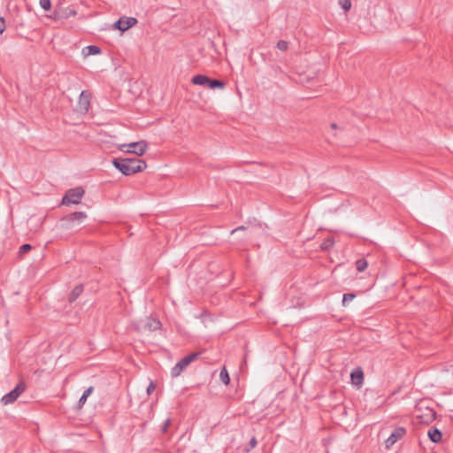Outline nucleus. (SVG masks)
<instances>
[{
	"label": "nucleus",
	"instance_id": "nucleus-1",
	"mask_svg": "<svg viewBox=\"0 0 453 453\" xmlns=\"http://www.w3.org/2000/svg\"><path fill=\"white\" fill-rule=\"evenodd\" d=\"M112 165L126 176L142 172L147 166L144 160L137 157L114 158Z\"/></svg>",
	"mask_w": 453,
	"mask_h": 453
},
{
	"label": "nucleus",
	"instance_id": "nucleus-2",
	"mask_svg": "<svg viewBox=\"0 0 453 453\" xmlns=\"http://www.w3.org/2000/svg\"><path fill=\"white\" fill-rule=\"evenodd\" d=\"M87 218V214L83 211H75L64 216L60 222V226L65 230H78L81 224Z\"/></svg>",
	"mask_w": 453,
	"mask_h": 453
},
{
	"label": "nucleus",
	"instance_id": "nucleus-3",
	"mask_svg": "<svg viewBox=\"0 0 453 453\" xmlns=\"http://www.w3.org/2000/svg\"><path fill=\"white\" fill-rule=\"evenodd\" d=\"M83 195L84 189L81 187L71 188L67 190L65 195L63 196L61 204H78L80 203Z\"/></svg>",
	"mask_w": 453,
	"mask_h": 453
},
{
	"label": "nucleus",
	"instance_id": "nucleus-4",
	"mask_svg": "<svg viewBox=\"0 0 453 453\" xmlns=\"http://www.w3.org/2000/svg\"><path fill=\"white\" fill-rule=\"evenodd\" d=\"M147 147V142L145 141H139L129 144H121L119 146V150L123 152L142 156L146 152Z\"/></svg>",
	"mask_w": 453,
	"mask_h": 453
},
{
	"label": "nucleus",
	"instance_id": "nucleus-5",
	"mask_svg": "<svg viewBox=\"0 0 453 453\" xmlns=\"http://www.w3.org/2000/svg\"><path fill=\"white\" fill-rule=\"evenodd\" d=\"M26 389V384L24 381H19L16 387L10 391L8 394L4 395L1 402L6 405L14 403L18 397L23 393Z\"/></svg>",
	"mask_w": 453,
	"mask_h": 453
},
{
	"label": "nucleus",
	"instance_id": "nucleus-6",
	"mask_svg": "<svg viewBox=\"0 0 453 453\" xmlns=\"http://www.w3.org/2000/svg\"><path fill=\"white\" fill-rule=\"evenodd\" d=\"M137 19L134 17H121L112 25L114 29L125 32L137 24Z\"/></svg>",
	"mask_w": 453,
	"mask_h": 453
},
{
	"label": "nucleus",
	"instance_id": "nucleus-7",
	"mask_svg": "<svg viewBox=\"0 0 453 453\" xmlns=\"http://www.w3.org/2000/svg\"><path fill=\"white\" fill-rule=\"evenodd\" d=\"M76 14V11L70 7H62L60 5H58L51 18L54 19L55 20H58L67 19L71 16H75Z\"/></svg>",
	"mask_w": 453,
	"mask_h": 453
},
{
	"label": "nucleus",
	"instance_id": "nucleus-8",
	"mask_svg": "<svg viewBox=\"0 0 453 453\" xmlns=\"http://www.w3.org/2000/svg\"><path fill=\"white\" fill-rule=\"evenodd\" d=\"M406 434L405 428L399 426L396 427L389 435V437L386 440V448L389 449L392 447L397 441L402 439Z\"/></svg>",
	"mask_w": 453,
	"mask_h": 453
},
{
	"label": "nucleus",
	"instance_id": "nucleus-9",
	"mask_svg": "<svg viewBox=\"0 0 453 453\" xmlns=\"http://www.w3.org/2000/svg\"><path fill=\"white\" fill-rule=\"evenodd\" d=\"M351 383L360 387L364 382V372L361 367H357L350 372Z\"/></svg>",
	"mask_w": 453,
	"mask_h": 453
},
{
	"label": "nucleus",
	"instance_id": "nucleus-10",
	"mask_svg": "<svg viewBox=\"0 0 453 453\" xmlns=\"http://www.w3.org/2000/svg\"><path fill=\"white\" fill-rule=\"evenodd\" d=\"M79 110L81 112L87 113L90 106L89 96L86 91H82L79 97L78 102Z\"/></svg>",
	"mask_w": 453,
	"mask_h": 453
},
{
	"label": "nucleus",
	"instance_id": "nucleus-11",
	"mask_svg": "<svg viewBox=\"0 0 453 453\" xmlns=\"http://www.w3.org/2000/svg\"><path fill=\"white\" fill-rule=\"evenodd\" d=\"M189 365L184 357H182L171 370L172 377H178Z\"/></svg>",
	"mask_w": 453,
	"mask_h": 453
},
{
	"label": "nucleus",
	"instance_id": "nucleus-12",
	"mask_svg": "<svg viewBox=\"0 0 453 453\" xmlns=\"http://www.w3.org/2000/svg\"><path fill=\"white\" fill-rule=\"evenodd\" d=\"M84 286L83 284H78L74 287V288L71 291L68 296V302L70 303L75 302L77 298L83 293Z\"/></svg>",
	"mask_w": 453,
	"mask_h": 453
},
{
	"label": "nucleus",
	"instance_id": "nucleus-13",
	"mask_svg": "<svg viewBox=\"0 0 453 453\" xmlns=\"http://www.w3.org/2000/svg\"><path fill=\"white\" fill-rule=\"evenodd\" d=\"M209 78H210L209 76L204 75V74H196L192 77L191 82L194 85H199V86L207 88Z\"/></svg>",
	"mask_w": 453,
	"mask_h": 453
},
{
	"label": "nucleus",
	"instance_id": "nucleus-14",
	"mask_svg": "<svg viewBox=\"0 0 453 453\" xmlns=\"http://www.w3.org/2000/svg\"><path fill=\"white\" fill-rule=\"evenodd\" d=\"M427 435H428V438L430 439V441H432L433 442H435V443L440 442L441 441V437H442L441 432L436 427L430 428L428 430Z\"/></svg>",
	"mask_w": 453,
	"mask_h": 453
},
{
	"label": "nucleus",
	"instance_id": "nucleus-15",
	"mask_svg": "<svg viewBox=\"0 0 453 453\" xmlns=\"http://www.w3.org/2000/svg\"><path fill=\"white\" fill-rule=\"evenodd\" d=\"M161 326V322L157 319L149 318L144 327L149 331H155L159 329Z\"/></svg>",
	"mask_w": 453,
	"mask_h": 453
},
{
	"label": "nucleus",
	"instance_id": "nucleus-16",
	"mask_svg": "<svg viewBox=\"0 0 453 453\" xmlns=\"http://www.w3.org/2000/svg\"><path fill=\"white\" fill-rule=\"evenodd\" d=\"M225 86H226V83L223 81L209 78L207 88H209L211 89H215V88L222 89L225 88Z\"/></svg>",
	"mask_w": 453,
	"mask_h": 453
},
{
	"label": "nucleus",
	"instance_id": "nucleus-17",
	"mask_svg": "<svg viewBox=\"0 0 453 453\" xmlns=\"http://www.w3.org/2000/svg\"><path fill=\"white\" fill-rule=\"evenodd\" d=\"M102 52L101 49L96 45H89L83 49V53L86 56L97 55Z\"/></svg>",
	"mask_w": 453,
	"mask_h": 453
},
{
	"label": "nucleus",
	"instance_id": "nucleus-18",
	"mask_svg": "<svg viewBox=\"0 0 453 453\" xmlns=\"http://www.w3.org/2000/svg\"><path fill=\"white\" fill-rule=\"evenodd\" d=\"M419 418H421V422L429 424L436 418V412L432 409H428L427 413L426 414V419H423V416H420Z\"/></svg>",
	"mask_w": 453,
	"mask_h": 453
},
{
	"label": "nucleus",
	"instance_id": "nucleus-19",
	"mask_svg": "<svg viewBox=\"0 0 453 453\" xmlns=\"http://www.w3.org/2000/svg\"><path fill=\"white\" fill-rule=\"evenodd\" d=\"M219 378L225 385H228L230 383V377L225 366L220 371Z\"/></svg>",
	"mask_w": 453,
	"mask_h": 453
},
{
	"label": "nucleus",
	"instance_id": "nucleus-20",
	"mask_svg": "<svg viewBox=\"0 0 453 453\" xmlns=\"http://www.w3.org/2000/svg\"><path fill=\"white\" fill-rule=\"evenodd\" d=\"M368 266V263L365 258H359L356 261V267L358 272H364Z\"/></svg>",
	"mask_w": 453,
	"mask_h": 453
},
{
	"label": "nucleus",
	"instance_id": "nucleus-21",
	"mask_svg": "<svg viewBox=\"0 0 453 453\" xmlns=\"http://www.w3.org/2000/svg\"><path fill=\"white\" fill-rule=\"evenodd\" d=\"M334 244V242L333 239H329V238L328 239H325L322 242V243L320 245V248L323 250H329L330 249L333 248Z\"/></svg>",
	"mask_w": 453,
	"mask_h": 453
},
{
	"label": "nucleus",
	"instance_id": "nucleus-22",
	"mask_svg": "<svg viewBox=\"0 0 453 453\" xmlns=\"http://www.w3.org/2000/svg\"><path fill=\"white\" fill-rule=\"evenodd\" d=\"M31 250H32V245L29 243H25L19 247V256L23 257L25 254L28 253Z\"/></svg>",
	"mask_w": 453,
	"mask_h": 453
},
{
	"label": "nucleus",
	"instance_id": "nucleus-23",
	"mask_svg": "<svg viewBox=\"0 0 453 453\" xmlns=\"http://www.w3.org/2000/svg\"><path fill=\"white\" fill-rule=\"evenodd\" d=\"M201 354L202 352H192L188 356H185L184 358L186 359L188 364L190 365L192 362L196 361Z\"/></svg>",
	"mask_w": 453,
	"mask_h": 453
},
{
	"label": "nucleus",
	"instance_id": "nucleus-24",
	"mask_svg": "<svg viewBox=\"0 0 453 453\" xmlns=\"http://www.w3.org/2000/svg\"><path fill=\"white\" fill-rule=\"evenodd\" d=\"M356 297V295L353 293H346L343 295L342 297V305L346 306L347 303L350 301H352Z\"/></svg>",
	"mask_w": 453,
	"mask_h": 453
},
{
	"label": "nucleus",
	"instance_id": "nucleus-25",
	"mask_svg": "<svg viewBox=\"0 0 453 453\" xmlns=\"http://www.w3.org/2000/svg\"><path fill=\"white\" fill-rule=\"evenodd\" d=\"M339 4L345 12H348L351 8L350 0H339Z\"/></svg>",
	"mask_w": 453,
	"mask_h": 453
},
{
	"label": "nucleus",
	"instance_id": "nucleus-26",
	"mask_svg": "<svg viewBox=\"0 0 453 453\" xmlns=\"http://www.w3.org/2000/svg\"><path fill=\"white\" fill-rule=\"evenodd\" d=\"M171 422H172V420H171V418H167L165 420V422L163 423V425L161 426V428H160V430H161V432H162L163 434H165V433H167V432H168V429H169V427H170V426H171Z\"/></svg>",
	"mask_w": 453,
	"mask_h": 453
},
{
	"label": "nucleus",
	"instance_id": "nucleus-27",
	"mask_svg": "<svg viewBox=\"0 0 453 453\" xmlns=\"http://www.w3.org/2000/svg\"><path fill=\"white\" fill-rule=\"evenodd\" d=\"M277 48L281 50V51H285L288 50V42L287 41H284V40H280L278 42H277Z\"/></svg>",
	"mask_w": 453,
	"mask_h": 453
},
{
	"label": "nucleus",
	"instance_id": "nucleus-28",
	"mask_svg": "<svg viewBox=\"0 0 453 453\" xmlns=\"http://www.w3.org/2000/svg\"><path fill=\"white\" fill-rule=\"evenodd\" d=\"M40 5L44 11H50L51 8L50 0H40Z\"/></svg>",
	"mask_w": 453,
	"mask_h": 453
},
{
	"label": "nucleus",
	"instance_id": "nucleus-29",
	"mask_svg": "<svg viewBox=\"0 0 453 453\" xmlns=\"http://www.w3.org/2000/svg\"><path fill=\"white\" fill-rule=\"evenodd\" d=\"M156 388V385L154 384V382L151 380L149 384V386L147 387V394L148 395H150L152 394V392L155 390Z\"/></svg>",
	"mask_w": 453,
	"mask_h": 453
},
{
	"label": "nucleus",
	"instance_id": "nucleus-30",
	"mask_svg": "<svg viewBox=\"0 0 453 453\" xmlns=\"http://www.w3.org/2000/svg\"><path fill=\"white\" fill-rule=\"evenodd\" d=\"M6 25L4 18L0 17V35L5 30Z\"/></svg>",
	"mask_w": 453,
	"mask_h": 453
},
{
	"label": "nucleus",
	"instance_id": "nucleus-31",
	"mask_svg": "<svg viewBox=\"0 0 453 453\" xmlns=\"http://www.w3.org/2000/svg\"><path fill=\"white\" fill-rule=\"evenodd\" d=\"M94 391V387L88 388L82 394V395H85L87 398L92 394Z\"/></svg>",
	"mask_w": 453,
	"mask_h": 453
},
{
	"label": "nucleus",
	"instance_id": "nucleus-32",
	"mask_svg": "<svg viewBox=\"0 0 453 453\" xmlns=\"http://www.w3.org/2000/svg\"><path fill=\"white\" fill-rule=\"evenodd\" d=\"M87 399L88 398L85 395H81L78 402V407L81 408L84 405V403H86Z\"/></svg>",
	"mask_w": 453,
	"mask_h": 453
},
{
	"label": "nucleus",
	"instance_id": "nucleus-33",
	"mask_svg": "<svg viewBox=\"0 0 453 453\" xmlns=\"http://www.w3.org/2000/svg\"><path fill=\"white\" fill-rule=\"evenodd\" d=\"M257 443V439L255 437H252L249 442V445L252 449V448L256 447Z\"/></svg>",
	"mask_w": 453,
	"mask_h": 453
},
{
	"label": "nucleus",
	"instance_id": "nucleus-34",
	"mask_svg": "<svg viewBox=\"0 0 453 453\" xmlns=\"http://www.w3.org/2000/svg\"><path fill=\"white\" fill-rule=\"evenodd\" d=\"M245 229H246V227L244 226H240L236 227L235 229L232 230L231 234H233L237 231L245 230Z\"/></svg>",
	"mask_w": 453,
	"mask_h": 453
},
{
	"label": "nucleus",
	"instance_id": "nucleus-35",
	"mask_svg": "<svg viewBox=\"0 0 453 453\" xmlns=\"http://www.w3.org/2000/svg\"><path fill=\"white\" fill-rule=\"evenodd\" d=\"M331 127H332L333 129H337V128H338V126H337V124H336V123H332V124H331Z\"/></svg>",
	"mask_w": 453,
	"mask_h": 453
}]
</instances>
